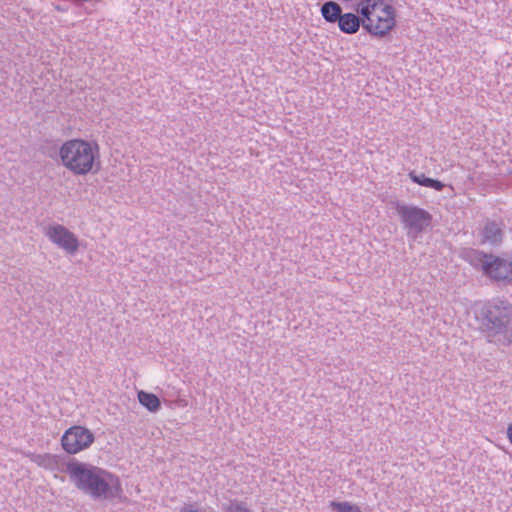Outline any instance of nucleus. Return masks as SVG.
Here are the masks:
<instances>
[{"label":"nucleus","mask_w":512,"mask_h":512,"mask_svg":"<svg viewBox=\"0 0 512 512\" xmlns=\"http://www.w3.org/2000/svg\"><path fill=\"white\" fill-rule=\"evenodd\" d=\"M46 236L69 254H74L79 248L77 237L63 225H50L46 231Z\"/></svg>","instance_id":"8"},{"label":"nucleus","mask_w":512,"mask_h":512,"mask_svg":"<svg viewBox=\"0 0 512 512\" xmlns=\"http://www.w3.org/2000/svg\"><path fill=\"white\" fill-rule=\"evenodd\" d=\"M396 26L395 9L393 6L386 4L375 16L370 19L364 30L373 37L383 38Z\"/></svg>","instance_id":"7"},{"label":"nucleus","mask_w":512,"mask_h":512,"mask_svg":"<svg viewBox=\"0 0 512 512\" xmlns=\"http://www.w3.org/2000/svg\"><path fill=\"white\" fill-rule=\"evenodd\" d=\"M384 0H359L356 3V14L363 19L364 23H368L375 16L377 11L385 6Z\"/></svg>","instance_id":"10"},{"label":"nucleus","mask_w":512,"mask_h":512,"mask_svg":"<svg viewBox=\"0 0 512 512\" xmlns=\"http://www.w3.org/2000/svg\"><path fill=\"white\" fill-rule=\"evenodd\" d=\"M477 255L485 275L498 282L512 283V259L507 260L482 252Z\"/></svg>","instance_id":"5"},{"label":"nucleus","mask_w":512,"mask_h":512,"mask_svg":"<svg viewBox=\"0 0 512 512\" xmlns=\"http://www.w3.org/2000/svg\"><path fill=\"white\" fill-rule=\"evenodd\" d=\"M66 472L75 486L94 500H113L122 493L119 479L97 466L72 460Z\"/></svg>","instance_id":"1"},{"label":"nucleus","mask_w":512,"mask_h":512,"mask_svg":"<svg viewBox=\"0 0 512 512\" xmlns=\"http://www.w3.org/2000/svg\"><path fill=\"white\" fill-rule=\"evenodd\" d=\"M481 325L490 342L512 343V304L507 300L493 299L481 310Z\"/></svg>","instance_id":"2"},{"label":"nucleus","mask_w":512,"mask_h":512,"mask_svg":"<svg viewBox=\"0 0 512 512\" xmlns=\"http://www.w3.org/2000/svg\"><path fill=\"white\" fill-rule=\"evenodd\" d=\"M138 400L150 412H157L161 407L160 399L153 393L139 391Z\"/></svg>","instance_id":"14"},{"label":"nucleus","mask_w":512,"mask_h":512,"mask_svg":"<svg viewBox=\"0 0 512 512\" xmlns=\"http://www.w3.org/2000/svg\"><path fill=\"white\" fill-rule=\"evenodd\" d=\"M507 437L510 440V442L512 443V423L508 426Z\"/></svg>","instance_id":"19"},{"label":"nucleus","mask_w":512,"mask_h":512,"mask_svg":"<svg viewBox=\"0 0 512 512\" xmlns=\"http://www.w3.org/2000/svg\"><path fill=\"white\" fill-rule=\"evenodd\" d=\"M410 179L421 186L432 188L436 191H442L445 187V184L440 180L433 179L427 177L424 173H416L415 171H411L409 173Z\"/></svg>","instance_id":"13"},{"label":"nucleus","mask_w":512,"mask_h":512,"mask_svg":"<svg viewBox=\"0 0 512 512\" xmlns=\"http://www.w3.org/2000/svg\"><path fill=\"white\" fill-rule=\"evenodd\" d=\"M339 30L348 35L356 34L360 27L364 29V21L360 16L353 12L343 13L338 23Z\"/></svg>","instance_id":"9"},{"label":"nucleus","mask_w":512,"mask_h":512,"mask_svg":"<svg viewBox=\"0 0 512 512\" xmlns=\"http://www.w3.org/2000/svg\"><path fill=\"white\" fill-rule=\"evenodd\" d=\"M180 512H205L204 510H200L198 508L197 503H190L185 504L181 509Z\"/></svg>","instance_id":"18"},{"label":"nucleus","mask_w":512,"mask_h":512,"mask_svg":"<svg viewBox=\"0 0 512 512\" xmlns=\"http://www.w3.org/2000/svg\"><path fill=\"white\" fill-rule=\"evenodd\" d=\"M95 440L94 434L86 427L74 425L61 437V446L68 454H76L89 448Z\"/></svg>","instance_id":"6"},{"label":"nucleus","mask_w":512,"mask_h":512,"mask_svg":"<svg viewBox=\"0 0 512 512\" xmlns=\"http://www.w3.org/2000/svg\"><path fill=\"white\" fill-rule=\"evenodd\" d=\"M222 509L225 512H249L246 503L238 501L236 499L230 500L228 504H224Z\"/></svg>","instance_id":"17"},{"label":"nucleus","mask_w":512,"mask_h":512,"mask_svg":"<svg viewBox=\"0 0 512 512\" xmlns=\"http://www.w3.org/2000/svg\"><path fill=\"white\" fill-rule=\"evenodd\" d=\"M320 13L325 22L334 24L338 23L343 14V9L338 2L330 0L321 5Z\"/></svg>","instance_id":"12"},{"label":"nucleus","mask_w":512,"mask_h":512,"mask_svg":"<svg viewBox=\"0 0 512 512\" xmlns=\"http://www.w3.org/2000/svg\"><path fill=\"white\" fill-rule=\"evenodd\" d=\"M59 461L60 458L57 455L44 453V454H38L34 458V462L37 463L39 466L49 469V470H56L59 467Z\"/></svg>","instance_id":"15"},{"label":"nucleus","mask_w":512,"mask_h":512,"mask_svg":"<svg viewBox=\"0 0 512 512\" xmlns=\"http://www.w3.org/2000/svg\"><path fill=\"white\" fill-rule=\"evenodd\" d=\"M329 507L335 512H362V509L358 505L347 501H331Z\"/></svg>","instance_id":"16"},{"label":"nucleus","mask_w":512,"mask_h":512,"mask_svg":"<svg viewBox=\"0 0 512 512\" xmlns=\"http://www.w3.org/2000/svg\"><path fill=\"white\" fill-rule=\"evenodd\" d=\"M59 156L62 165L74 175H87L93 170L99 147L83 139H70L60 147Z\"/></svg>","instance_id":"3"},{"label":"nucleus","mask_w":512,"mask_h":512,"mask_svg":"<svg viewBox=\"0 0 512 512\" xmlns=\"http://www.w3.org/2000/svg\"><path fill=\"white\" fill-rule=\"evenodd\" d=\"M481 243L499 245L503 239V230L496 221L488 220L481 230Z\"/></svg>","instance_id":"11"},{"label":"nucleus","mask_w":512,"mask_h":512,"mask_svg":"<svg viewBox=\"0 0 512 512\" xmlns=\"http://www.w3.org/2000/svg\"><path fill=\"white\" fill-rule=\"evenodd\" d=\"M395 209L408 236L415 238L431 223L432 215L423 208L397 202Z\"/></svg>","instance_id":"4"}]
</instances>
